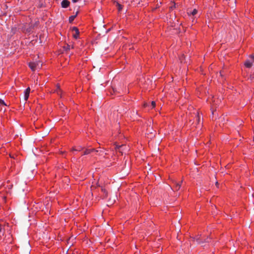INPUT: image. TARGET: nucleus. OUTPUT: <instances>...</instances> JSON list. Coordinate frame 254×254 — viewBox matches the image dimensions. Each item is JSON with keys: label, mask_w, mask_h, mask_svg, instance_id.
Returning a JSON list of instances; mask_svg holds the SVG:
<instances>
[{"label": "nucleus", "mask_w": 254, "mask_h": 254, "mask_svg": "<svg viewBox=\"0 0 254 254\" xmlns=\"http://www.w3.org/2000/svg\"><path fill=\"white\" fill-rule=\"evenodd\" d=\"M39 23L38 21H35L34 23L25 24L22 29L24 31L27 33H30L32 31V30L36 26H38Z\"/></svg>", "instance_id": "f257e3e1"}, {"label": "nucleus", "mask_w": 254, "mask_h": 254, "mask_svg": "<svg viewBox=\"0 0 254 254\" xmlns=\"http://www.w3.org/2000/svg\"><path fill=\"white\" fill-rule=\"evenodd\" d=\"M42 64L40 62H31L29 64L30 68L33 70H35L37 68H40Z\"/></svg>", "instance_id": "f03ea898"}, {"label": "nucleus", "mask_w": 254, "mask_h": 254, "mask_svg": "<svg viewBox=\"0 0 254 254\" xmlns=\"http://www.w3.org/2000/svg\"><path fill=\"white\" fill-rule=\"evenodd\" d=\"M71 30L75 32V33L72 34V36L76 39H78L79 35L78 29L76 27H73Z\"/></svg>", "instance_id": "7ed1b4c3"}, {"label": "nucleus", "mask_w": 254, "mask_h": 254, "mask_svg": "<svg viewBox=\"0 0 254 254\" xmlns=\"http://www.w3.org/2000/svg\"><path fill=\"white\" fill-rule=\"evenodd\" d=\"M70 4V2L68 0H63L61 2L62 7L66 8Z\"/></svg>", "instance_id": "20e7f679"}, {"label": "nucleus", "mask_w": 254, "mask_h": 254, "mask_svg": "<svg viewBox=\"0 0 254 254\" xmlns=\"http://www.w3.org/2000/svg\"><path fill=\"white\" fill-rule=\"evenodd\" d=\"M30 91V88L29 87H28L24 92V100L26 101L29 96V93Z\"/></svg>", "instance_id": "39448f33"}, {"label": "nucleus", "mask_w": 254, "mask_h": 254, "mask_svg": "<svg viewBox=\"0 0 254 254\" xmlns=\"http://www.w3.org/2000/svg\"><path fill=\"white\" fill-rule=\"evenodd\" d=\"M210 238L207 237L204 241H202L199 239V238H198L196 239V241L197 242V243L198 244H201L203 243L204 242H209V240H210Z\"/></svg>", "instance_id": "423d86ee"}, {"label": "nucleus", "mask_w": 254, "mask_h": 254, "mask_svg": "<svg viewBox=\"0 0 254 254\" xmlns=\"http://www.w3.org/2000/svg\"><path fill=\"white\" fill-rule=\"evenodd\" d=\"M244 65L247 67L250 68L252 67L253 63L252 61H250L249 60H248L246 61V62L244 63Z\"/></svg>", "instance_id": "0eeeda50"}, {"label": "nucleus", "mask_w": 254, "mask_h": 254, "mask_svg": "<svg viewBox=\"0 0 254 254\" xmlns=\"http://www.w3.org/2000/svg\"><path fill=\"white\" fill-rule=\"evenodd\" d=\"M95 150V149L94 148H92V149H86L84 153H83V155H87V154H89L90 153H91V152H94V151Z\"/></svg>", "instance_id": "6e6552de"}, {"label": "nucleus", "mask_w": 254, "mask_h": 254, "mask_svg": "<svg viewBox=\"0 0 254 254\" xmlns=\"http://www.w3.org/2000/svg\"><path fill=\"white\" fill-rule=\"evenodd\" d=\"M4 233V229L3 227L0 224V237L3 236Z\"/></svg>", "instance_id": "1a4fd4ad"}, {"label": "nucleus", "mask_w": 254, "mask_h": 254, "mask_svg": "<svg viewBox=\"0 0 254 254\" xmlns=\"http://www.w3.org/2000/svg\"><path fill=\"white\" fill-rule=\"evenodd\" d=\"M78 14V11L76 12V14L74 15H72L69 17V23L72 22V21L74 20V18L76 17Z\"/></svg>", "instance_id": "9d476101"}, {"label": "nucleus", "mask_w": 254, "mask_h": 254, "mask_svg": "<svg viewBox=\"0 0 254 254\" xmlns=\"http://www.w3.org/2000/svg\"><path fill=\"white\" fill-rule=\"evenodd\" d=\"M182 183V181H181L180 183H176V184H176V187H175L176 190H178L180 189V188L181 186Z\"/></svg>", "instance_id": "9b49d317"}, {"label": "nucleus", "mask_w": 254, "mask_h": 254, "mask_svg": "<svg viewBox=\"0 0 254 254\" xmlns=\"http://www.w3.org/2000/svg\"><path fill=\"white\" fill-rule=\"evenodd\" d=\"M116 3H117V6L118 8V10L119 11H121V10L123 8V6L121 4L117 2Z\"/></svg>", "instance_id": "f8f14e48"}, {"label": "nucleus", "mask_w": 254, "mask_h": 254, "mask_svg": "<svg viewBox=\"0 0 254 254\" xmlns=\"http://www.w3.org/2000/svg\"><path fill=\"white\" fill-rule=\"evenodd\" d=\"M64 49L65 51H67L69 50L70 49V46L68 44L66 45L65 46H64Z\"/></svg>", "instance_id": "ddd939ff"}, {"label": "nucleus", "mask_w": 254, "mask_h": 254, "mask_svg": "<svg viewBox=\"0 0 254 254\" xmlns=\"http://www.w3.org/2000/svg\"><path fill=\"white\" fill-rule=\"evenodd\" d=\"M55 92H57L58 94H61V91L59 85H57V89L55 91Z\"/></svg>", "instance_id": "4468645a"}, {"label": "nucleus", "mask_w": 254, "mask_h": 254, "mask_svg": "<svg viewBox=\"0 0 254 254\" xmlns=\"http://www.w3.org/2000/svg\"><path fill=\"white\" fill-rule=\"evenodd\" d=\"M197 12V10L196 9H194L191 12H190V13L192 15H194L195 14H196Z\"/></svg>", "instance_id": "2eb2a0df"}, {"label": "nucleus", "mask_w": 254, "mask_h": 254, "mask_svg": "<svg viewBox=\"0 0 254 254\" xmlns=\"http://www.w3.org/2000/svg\"><path fill=\"white\" fill-rule=\"evenodd\" d=\"M101 190L102 192H103L104 193H105V195L106 196L107 195V192H106V190H105V189L104 188H101Z\"/></svg>", "instance_id": "dca6fc26"}, {"label": "nucleus", "mask_w": 254, "mask_h": 254, "mask_svg": "<svg viewBox=\"0 0 254 254\" xmlns=\"http://www.w3.org/2000/svg\"><path fill=\"white\" fill-rule=\"evenodd\" d=\"M82 149H83V148H82V147H79L78 148V149H73V150H75V151H80L81 150H82Z\"/></svg>", "instance_id": "f3484780"}, {"label": "nucleus", "mask_w": 254, "mask_h": 254, "mask_svg": "<svg viewBox=\"0 0 254 254\" xmlns=\"http://www.w3.org/2000/svg\"><path fill=\"white\" fill-rule=\"evenodd\" d=\"M155 105H156L155 102V101H152L151 102V106H152V108L155 107Z\"/></svg>", "instance_id": "a211bd4d"}, {"label": "nucleus", "mask_w": 254, "mask_h": 254, "mask_svg": "<svg viewBox=\"0 0 254 254\" xmlns=\"http://www.w3.org/2000/svg\"><path fill=\"white\" fill-rule=\"evenodd\" d=\"M94 152H95L97 153L100 154L102 151L101 150H99L95 149V150H94Z\"/></svg>", "instance_id": "6ab92c4d"}, {"label": "nucleus", "mask_w": 254, "mask_h": 254, "mask_svg": "<svg viewBox=\"0 0 254 254\" xmlns=\"http://www.w3.org/2000/svg\"><path fill=\"white\" fill-rule=\"evenodd\" d=\"M0 104H3L4 105H6V104L4 103V101L2 99H0Z\"/></svg>", "instance_id": "aec40b11"}, {"label": "nucleus", "mask_w": 254, "mask_h": 254, "mask_svg": "<svg viewBox=\"0 0 254 254\" xmlns=\"http://www.w3.org/2000/svg\"><path fill=\"white\" fill-rule=\"evenodd\" d=\"M253 61H254V55H252L250 56Z\"/></svg>", "instance_id": "412c9836"}, {"label": "nucleus", "mask_w": 254, "mask_h": 254, "mask_svg": "<svg viewBox=\"0 0 254 254\" xmlns=\"http://www.w3.org/2000/svg\"><path fill=\"white\" fill-rule=\"evenodd\" d=\"M200 121V118L199 116H197V122L199 123Z\"/></svg>", "instance_id": "4be33fe9"}, {"label": "nucleus", "mask_w": 254, "mask_h": 254, "mask_svg": "<svg viewBox=\"0 0 254 254\" xmlns=\"http://www.w3.org/2000/svg\"><path fill=\"white\" fill-rule=\"evenodd\" d=\"M43 6H44V5H43V3H40V4H39V6H40V7H43Z\"/></svg>", "instance_id": "5701e85b"}, {"label": "nucleus", "mask_w": 254, "mask_h": 254, "mask_svg": "<svg viewBox=\"0 0 254 254\" xmlns=\"http://www.w3.org/2000/svg\"><path fill=\"white\" fill-rule=\"evenodd\" d=\"M10 157L12 158H14V156L13 155H11V154L9 155Z\"/></svg>", "instance_id": "b1692460"}, {"label": "nucleus", "mask_w": 254, "mask_h": 254, "mask_svg": "<svg viewBox=\"0 0 254 254\" xmlns=\"http://www.w3.org/2000/svg\"><path fill=\"white\" fill-rule=\"evenodd\" d=\"M218 183L217 182H216V186L218 187Z\"/></svg>", "instance_id": "393cba45"}, {"label": "nucleus", "mask_w": 254, "mask_h": 254, "mask_svg": "<svg viewBox=\"0 0 254 254\" xmlns=\"http://www.w3.org/2000/svg\"><path fill=\"white\" fill-rule=\"evenodd\" d=\"M124 145H122L121 146H120L118 147V148H120V147H124Z\"/></svg>", "instance_id": "a878e982"}, {"label": "nucleus", "mask_w": 254, "mask_h": 254, "mask_svg": "<svg viewBox=\"0 0 254 254\" xmlns=\"http://www.w3.org/2000/svg\"><path fill=\"white\" fill-rule=\"evenodd\" d=\"M192 241L193 242V241H194V238H192Z\"/></svg>", "instance_id": "bb28decb"}, {"label": "nucleus", "mask_w": 254, "mask_h": 254, "mask_svg": "<svg viewBox=\"0 0 254 254\" xmlns=\"http://www.w3.org/2000/svg\"><path fill=\"white\" fill-rule=\"evenodd\" d=\"M144 106H147V104H144Z\"/></svg>", "instance_id": "cd10ccee"}, {"label": "nucleus", "mask_w": 254, "mask_h": 254, "mask_svg": "<svg viewBox=\"0 0 254 254\" xmlns=\"http://www.w3.org/2000/svg\"><path fill=\"white\" fill-rule=\"evenodd\" d=\"M94 188L95 187H94L93 186H91V188Z\"/></svg>", "instance_id": "c85d7f7f"}]
</instances>
